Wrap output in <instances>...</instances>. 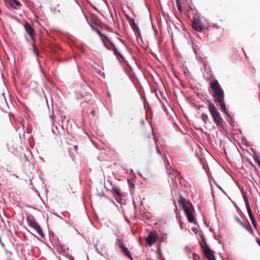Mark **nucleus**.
Wrapping results in <instances>:
<instances>
[{"mask_svg": "<svg viewBox=\"0 0 260 260\" xmlns=\"http://www.w3.org/2000/svg\"><path fill=\"white\" fill-rule=\"evenodd\" d=\"M128 185H129V187L131 190L132 189H134V187H135V183L131 181H128Z\"/></svg>", "mask_w": 260, "mask_h": 260, "instance_id": "4be33fe9", "label": "nucleus"}, {"mask_svg": "<svg viewBox=\"0 0 260 260\" xmlns=\"http://www.w3.org/2000/svg\"><path fill=\"white\" fill-rule=\"evenodd\" d=\"M208 109L216 125L219 128L223 127V120L214 104L209 103L208 104Z\"/></svg>", "mask_w": 260, "mask_h": 260, "instance_id": "7ed1b4c3", "label": "nucleus"}, {"mask_svg": "<svg viewBox=\"0 0 260 260\" xmlns=\"http://www.w3.org/2000/svg\"><path fill=\"white\" fill-rule=\"evenodd\" d=\"M144 143L148 148H156L157 153L158 154H161L160 150L157 146L156 143L153 138L149 137L145 138L144 140Z\"/></svg>", "mask_w": 260, "mask_h": 260, "instance_id": "1a4fd4ad", "label": "nucleus"}, {"mask_svg": "<svg viewBox=\"0 0 260 260\" xmlns=\"http://www.w3.org/2000/svg\"><path fill=\"white\" fill-rule=\"evenodd\" d=\"M115 194H116L117 195L119 196V197H121L122 196L120 190L119 189H118V188H115Z\"/></svg>", "mask_w": 260, "mask_h": 260, "instance_id": "5701e85b", "label": "nucleus"}, {"mask_svg": "<svg viewBox=\"0 0 260 260\" xmlns=\"http://www.w3.org/2000/svg\"><path fill=\"white\" fill-rule=\"evenodd\" d=\"M24 27L27 33L32 38L34 36L35 29L27 21H25Z\"/></svg>", "mask_w": 260, "mask_h": 260, "instance_id": "4468645a", "label": "nucleus"}, {"mask_svg": "<svg viewBox=\"0 0 260 260\" xmlns=\"http://www.w3.org/2000/svg\"><path fill=\"white\" fill-rule=\"evenodd\" d=\"M89 24L90 26L92 27V29L95 30V31L97 32V34L102 37V36H104L106 39H107V37L104 35H103L100 31V25L98 24L95 21L93 20H90L89 22Z\"/></svg>", "mask_w": 260, "mask_h": 260, "instance_id": "9b49d317", "label": "nucleus"}, {"mask_svg": "<svg viewBox=\"0 0 260 260\" xmlns=\"http://www.w3.org/2000/svg\"><path fill=\"white\" fill-rule=\"evenodd\" d=\"M112 45L113 47H114V44L113 43H112Z\"/></svg>", "mask_w": 260, "mask_h": 260, "instance_id": "58836bf2", "label": "nucleus"}, {"mask_svg": "<svg viewBox=\"0 0 260 260\" xmlns=\"http://www.w3.org/2000/svg\"><path fill=\"white\" fill-rule=\"evenodd\" d=\"M156 235L153 233L150 232L146 238V241L147 244L150 246L156 241Z\"/></svg>", "mask_w": 260, "mask_h": 260, "instance_id": "f8f14e48", "label": "nucleus"}, {"mask_svg": "<svg viewBox=\"0 0 260 260\" xmlns=\"http://www.w3.org/2000/svg\"><path fill=\"white\" fill-rule=\"evenodd\" d=\"M99 74L100 75L102 76L104 78V73L100 72H99Z\"/></svg>", "mask_w": 260, "mask_h": 260, "instance_id": "c85d7f7f", "label": "nucleus"}, {"mask_svg": "<svg viewBox=\"0 0 260 260\" xmlns=\"http://www.w3.org/2000/svg\"><path fill=\"white\" fill-rule=\"evenodd\" d=\"M13 2L18 7H19V6H20L21 5L20 2H19L17 0H13Z\"/></svg>", "mask_w": 260, "mask_h": 260, "instance_id": "b1692460", "label": "nucleus"}, {"mask_svg": "<svg viewBox=\"0 0 260 260\" xmlns=\"http://www.w3.org/2000/svg\"><path fill=\"white\" fill-rule=\"evenodd\" d=\"M91 114H92V116H94V111H92L91 112Z\"/></svg>", "mask_w": 260, "mask_h": 260, "instance_id": "2f4dec72", "label": "nucleus"}, {"mask_svg": "<svg viewBox=\"0 0 260 260\" xmlns=\"http://www.w3.org/2000/svg\"><path fill=\"white\" fill-rule=\"evenodd\" d=\"M9 254H11V255H12V252H11V251H9Z\"/></svg>", "mask_w": 260, "mask_h": 260, "instance_id": "72a5a7b5", "label": "nucleus"}, {"mask_svg": "<svg viewBox=\"0 0 260 260\" xmlns=\"http://www.w3.org/2000/svg\"><path fill=\"white\" fill-rule=\"evenodd\" d=\"M117 40L121 45V49L119 50L117 48L115 47V55L116 56L117 58H119V59L120 60V62H122L124 60L123 53L124 52H125L126 51V46L123 43H120L121 40L119 37L117 38Z\"/></svg>", "mask_w": 260, "mask_h": 260, "instance_id": "6e6552de", "label": "nucleus"}, {"mask_svg": "<svg viewBox=\"0 0 260 260\" xmlns=\"http://www.w3.org/2000/svg\"><path fill=\"white\" fill-rule=\"evenodd\" d=\"M255 160L258 165L259 167L260 168V158H255Z\"/></svg>", "mask_w": 260, "mask_h": 260, "instance_id": "393cba45", "label": "nucleus"}, {"mask_svg": "<svg viewBox=\"0 0 260 260\" xmlns=\"http://www.w3.org/2000/svg\"><path fill=\"white\" fill-rule=\"evenodd\" d=\"M101 244H98V243H95L94 244V247L95 248V250L97 252V253H99L101 255H103L102 252L103 251V248L102 247Z\"/></svg>", "mask_w": 260, "mask_h": 260, "instance_id": "dca6fc26", "label": "nucleus"}, {"mask_svg": "<svg viewBox=\"0 0 260 260\" xmlns=\"http://www.w3.org/2000/svg\"><path fill=\"white\" fill-rule=\"evenodd\" d=\"M256 243H257V244L260 247V239L258 238H256Z\"/></svg>", "mask_w": 260, "mask_h": 260, "instance_id": "cd10ccee", "label": "nucleus"}, {"mask_svg": "<svg viewBox=\"0 0 260 260\" xmlns=\"http://www.w3.org/2000/svg\"><path fill=\"white\" fill-rule=\"evenodd\" d=\"M69 121H70V119H68V120H67V122L68 123V122H69Z\"/></svg>", "mask_w": 260, "mask_h": 260, "instance_id": "f704fd0d", "label": "nucleus"}, {"mask_svg": "<svg viewBox=\"0 0 260 260\" xmlns=\"http://www.w3.org/2000/svg\"><path fill=\"white\" fill-rule=\"evenodd\" d=\"M243 199H244V202L245 203V205H246V207L247 210H248L249 209H251L250 207V205H249V202H248V198H247V196L246 195L243 196Z\"/></svg>", "mask_w": 260, "mask_h": 260, "instance_id": "6ab92c4d", "label": "nucleus"}, {"mask_svg": "<svg viewBox=\"0 0 260 260\" xmlns=\"http://www.w3.org/2000/svg\"><path fill=\"white\" fill-rule=\"evenodd\" d=\"M50 118L51 119V120H53V116H50Z\"/></svg>", "mask_w": 260, "mask_h": 260, "instance_id": "473e14b6", "label": "nucleus"}, {"mask_svg": "<svg viewBox=\"0 0 260 260\" xmlns=\"http://www.w3.org/2000/svg\"><path fill=\"white\" fill-rule=\"evenodd\" d=\"M111 4H112V6L114 7V4L111 2Z\"/></svg>", "mask_w": 260, "mask_h": 260, "instance_id": "4c0bfd02", "label": "nucleus"}, {"mask_svg": "<svg viewBox=\"0 0 260 260\" xmlns=\"http://www.w3.org/2000/svg\"><path fill=\"white\" fill-rule=\"evenodd\" d=\"M247 210V212H248V215H249V217L250 219V220L254 226V228L256 229L257 228V225H256V220L252 214V211L251 210V209H249Z\"/></svg>", "mask_w": 260, "mask_h": 260, "instance_id": "2eb2a0df", "label": "nucleus"}, {"mask_svg": "<svg viewBox=\"0 0 260 260\" xmlns=\"http://www.w3.org/2000/svg\"><path fill=\"white\" fill-rule=\"evenodd\" d=\"M27 221L29 226L36 230L38 234L42 238L44 237V234L42 232V230L39 225V224L36 221L34 217L30 216L27 217Z\"/></svg>", "mask_w": 260, "mask_h": 260, "instance_id": "0eeeda50", "label": "nucleus"}, {"mask_svg": "<svg viewBox=\"0 0 260 260\" xmlns=\"http://www.w3.org/2000/svg\"><path fill=\"white\" fill-rule=\"evenodd\" d=\"M202 119L204 121V123L205 124L207 123V121L209 120V117L208 115L206 114H202Z\"/></svg>", "mask_w": 260, "mask_h": 260, "instance_id": "412c9836", "label": "nucleus"}, {"mask_svg": "<svg viewBox=\"0 0 260 260\" xmlns=\"http://www.w3.org/2000/svg\"><path fill=\"white\" fill-rule=\"evenodd\" d=\"M177 7L179 12H182L181 0H176Z\"/></svg>", "mask_w": 260, "mask_h": 260, "instance_id": "aec40b11", "label": "nucleus"}, {"mask_svg": "<svg viewBox=\"0 0 260 260\" xmlns=\"http://www.w3.org/2000/svg\"><path fill=\"white\" fill-rule=\"evenodd\" d=\"M125 85V84L124 81H121L119 78L117 79L116 81V87L117 100L119 101H120L123 98Z\"/></svg>", "mask_w": 260, "mask_h": 260, "instance_id": "423d86ee", "label": "nucleus"}, {"mask_svg": "<svg viewBox=\"0 0 260 260\" xmlns=\"http://www.w3.org/2000/svg\"><path fill=\"white\" fill-rule=\"evenodd\" d=\"M51 235H52V236H53V235H54V234H53V232H52V233H51Z\"/></svg>", "mask_w": 260, "mask_h": 260, "instance_id": "c9c22d12", "label": "nucleus"}, {"mask_svg": "<svg viewBox=\"0 0 260 260\" xmlns=\"http://www.w3.org/2000/svg\"><path fill=\"white\" fill-rule=\"evenodd\" d=\"M130 24L132 27V28L135 31H137L139 28L137 26V25H136L135 22V20H132L130 23Z\"/></svg>", "mask_w": 260, "mask_h": 260, "instance_id": "a211bd4d", "label": "nucleus"}, {"mask_svg": "<svg viewBox=\"0 0 260 260\" xmlns=\"http://www.w3.org/2000/svg\"><path fill=\"white\" fill-rule=\"evenodd\" d=\"M237 221L241 226H243L244 224V223L240 220L238 218H237Z\"/></svg>", "mask_w": 260, "mask_h": 260, "instance_id": "bb28decb", "label": "nucleus"}, {"mask_svg": "<svg viewBox=\"0 0 260 260\" xmlns=\"http://www.w3.org/2000/svg\"><path fill=\"white\" fill-rule=\"evenodd\" d=\"M112 190H114V187H112Z\"/></svg>", "mask_w": 260, "mask_h": 260, "instance_id": "e433bc0d", "label": "nucleus"}, {"mask_svg": "<svg viewBox=\"0 0 260 260\" xmlns=\"http://www.w3.org/2000/svg\"><path fill=\"white\" fill-rule=\"evenodd\" d=\"M202 249L208 260H215L214 253L207 244L204 239L200 242Z\"/></svg>", "mask_w": 260, "mask_h": 260, "instance_id": "39448f33", "label": "nucleus"}, {"mask_svg": "<svg viewBox=\"0 0 260 260\" xmlns=\"http://www.w3.org/2000/svg\"><path fill=\"white\" fill-rule=\"evenodd\" d=\"M192 27L193 29L201 32L203 29L204 25L199 19L193 18L192 20Z\"/></svg>", "mask_w": 260, "mask_h": 260, "instance_id": "9d476101", "label": "nucleus"}, {"mask_svg": "<svg viewBox=\"0 0 260 260\" xmlns=\"http://www.w3.org/2000/svg\"><path fill=\"white\" fill-rule=\"evenodd\" d=\"M242 226L252 235L254 234V232L249 224L248 225L244 224Z\"/></svg>", "mask_w": 260, "mask_h": 260, "instance_id": "f3484780", "label": "nucleus"}, {"mask_svg": "<svg viewBox=\"0 0 260 260\" xmlns=\"http://www.w3.org/2000/svg\"><path fill=\"white\" fill-rule=\"evenodd\" d=\"M209 91L210 92L213 101L215 103H218L220 107V110L226 115H229V111L226 107L224 101V93L220 84L216 79H214L210 83Z\"/></svg>", "mask_w": 260, "mask_h": 260, "instance_id": "f257e3e1", "label": "nucleus"}, {"mask_svg": "<svg viewBox=\"0 0 260 260\" xmlns=\"http://www.w3.org/2000/svg\"><path fill=\"white\" fill-rule=\"evenodd\" d=\"M178 202L181 205L188 222L191 223L196 222L194 215L195 211L191 202L185 200L181 195L179 196Z\"/></svg>", "mask_w": 260, "mask_h": 260, "instance_id": "f03ea898", "label": "nucleus"}, {"mask_svg": "<svg viewBox=\"0 0 260 260\" xmlns=\"http://www.w3.org/2000/svg\"><path fill=\"white\" fill-rule=\"evenodd\" d=\"M52 133L56 136H63L64 135V129L62 126L59 125V127L56 126L52 128Z\"/></svg>", "mask_w": 260, "mask_h": 260, "instance_id": "ddd939ff", "label": "nucleus"}, {"mask_svg": "<svg viewBox=\"0 0 260 260\" xmlns=\"http://www.w3.org/2000/svg\"><path fill=\"white\" fill-rule=\"evenodd\" d=\"M66 118V117L64 116L63 117L61 116V121H62V122H63V121L64 120V119Z\"/></svg>", "mask_w": 260, "mask_h": 260, "instance_id": "c756f323", "label": "nucleus"}, {"mask_svg": "<svg viewBox=\"0 0 260 260\" xmlns=\"http://www.w3.org/2000/svg\"><path fill=\"white\" fill-rule=\"evenodd\" d=\"M0 244H1V245L3 247H5V244H4L3 242H1Z\"/></svg>", "mask_w": 260, "mask_h": 260, "instance_id": "7c9ffc66", "label": "nucleus"}, {"mask_svg": "<svg viewBox=\"0 0 260 260\" xmlns=\"http://www.w3.org/2000/svg\"><path fill=\"white\" fill-rule=\"evenodd\" d=\"M68 257H69V258L70 259V260H74V257L73 256H72V255H70V254H68Z\"/></svg>", "mask_w": 260, "mask_h": 260, "instance_id": "a878e982", "label": "nucleus"}, {"mask_svg": "<svg viewBox=\"0 0 260 260\" xmlns=\"http://www.w3.org/2000/svg\"><path fill=\"white\" fill-rule=\"evenodd\" d=\"M116 244L124 256L128 257L130 260H133V257L128 248V243L126 239L123 238L118 239L116 241Z\"/></svg>", "mask_w": 260, "mask_h": 260, "instance_id": "20e7f679", "label": "nucleus"}]
</instances>
